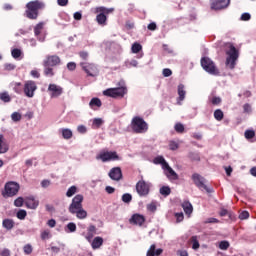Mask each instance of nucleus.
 Wrapping results in <instances>:
<instances>
[{
  "label": "nucleus",
  "mask_w": 256,
  "mask_h": 256,
  "mask_svg": "<svg viewBox=\"0 0 256 256\" xmlns=\"http://www.w3.org/2000/svg\"><path fill=\"white\" fill-rule=\"evenodd\" d=\"M97 161H102V163H107L109 161H121V157L115 151H101L96 155Z\"/></svg>",
  "instance_id": "39448f33"
},
{
  "label": "nucleus",
  "mask_w": 256,
  "mask_h": 256,
  "mask_svg": "<svg viewBox=\"0 0 256 256\" xmlns=\"http://www.w3.org/2000/svg\"><path fill=\"white\" fill-rule=\"evenodd\" d=\"M251 19V14L249 13H243L241 15V21H249Z\"/></svg>",
  "instance_id": "0e129e2a"
},
{
  "label": "nucleus",
  "mask_w": 256,
  "mask_h": 256,
  "mask_svg": "<svg viewBox=\"0 0 256 256\" xmlns=\"http://www.w3.org/2000/svg\"><path fill=\"white\" fill-rule=\"evenodd\" d=\"M60 132L62 133L63 139H71V137H73V131H71V129L62 128Z\"/></svg>",
  "instance_id": "7c9ffc66"
},
{
  "label": "nucleus",
  "mask_w": 256,
  "mask_h": 256,
  "mask_svg": "<svg viewBox=\"0 0 256 256\" xmlns=\"http://www.w3.org/2000/svg\"><path fill=\"white\" fill-rule=\"evenodd\" d=\"M219 249H221V251H227L229 249V241H221L219 243Z\"/></svg>",
  "instance_id": "49530a36"
},
{
  "label": "nucleus",
  "mask_w": 256,
  "mask_h": 256,
  "mask_svg": "<svg viewBox=\"0 0 256 256\" xmlns=\"http://www.w3.org/2000/svg\"><path fill=\"white\" fill-rule=\"evenodd\" d=\"M26 207H28V209H36L39 207V200H36L33 197L27 198Z\"/></svg>",
  "instance_id": "393cba45"
},
{
  "label": "nucleus",
  "mask_w": 256,
  "mask_h": 256,
  "mask_svg": "<svg viewBox=\"0 0 256 256\" xmlns=\"http://www.w3.org/2000/svg\"><path fill=\"white\" fill-rule=\"evenodd\" d=\"M244 137L247 140L253 139V137H255V131L254 130H246L244 132Z\"/></svg>",
  "instance_id": "a18cd8bd"
},
{
  "label": "nucleus",
  "mask_w": 256,
  "mask_h": 256,
  "mask_svg": "<svg viewBox=\"0 0 256 256\" xmlns=\"http://www.w3.org/2000/svg\"><path fill=\"white\" fill-rule=\"evenodd\" d=\"M101 245H103V238L97 236L93 239V241L91 242V247L92 249H100Z\"/></svg>",
  "instance_id": "c85d7f7f"
},
{
  "label": "nucleus",
  "mask_w": 256,
  "mask_h": 256,
  "mask_svg": "<svg viewBox=\"0 0 256 256\" xmlns=\"http://www.w3.org/2000/svg\"><path fill=\"white\" fill-rule=\"evenodd\" d=\"M130 223L141 226L145 223V217L140 214H134L130 219Z\"/></svg>",
  "instance_id": "412c9836"
},
{
  "label": "nucleus",
  "mask_w": 256,
  "mask_h": 256,
  "mask_svg": "<svg viewBox=\"0 0 256 256\" xmlns=\"http://www.w3.org/2000/svg\"><path fill=\"white\" fill-rule=\"evenodd\" d=\"M239 219H241V220H243V219H249V212L243 211V212L239 215Z\"/></svg>",
  "instance_id": "69168bd1"
},
{
  "label": "nucleus",
  "mask_w": 256,
  "mask_h": 256,
  "mask_svg": "<svg viewBox=\"0 0 256 256\" xmlns=\"http://www.w3.org/2000/svg\"><path fill=\"white\" fill-rule=\"evenodd\" d=\"M146 209L151 213H155V211H157V202L152 201L151 203L147 204Z\"/></svg>",
  "instance_id": "c9c22d12"
},
{
  "label": "nucleus",
  "mask_w": 256,
  "mask_h": 256,
  "mask_svg": "<svg viewBox=\"0 0 256 256\" xmlns=\"http://www.w3.org/2000/svg\"><path fill=\"white\" fill-rule=\"evenodd\" d=\"M212 105H219L221 103L220 97H213L211 100Z\"/></svg>",
  "instance_id": "338daca9"
},
{
  "label": "nucleus",
  "mask_w": 256,
  "mask_h": 256,
  "mask_svg": "<svg viewBox=\"0 0 256 256\" xmlns=\"http://www.w3.org/2000/svg\"><path fill=\"white\" fill-rule=\"evenodd\" d=\"M17 219H20L21 221H23V219H25V217H27V211L25 210H19L16 214Z\"/></svg>",
  "instance_id": "09e8293b"
},
{
  "label": "nucleus",
  "mask_w": 256,
  "mask_h": 256,
  "mask_svg": "<svg viewBox=\"0 0 256 256\" xmlns=\"http://www.w3.org/2000/svg\"><path fill=\"white\" fill-rule=\"evenodd\" d=\"M149 189H151V183L140 180L136 184V191L140 197H147L149 195Z\"/></svg>",
  "instance_id": "1a4fd4ad"
},
{
  "label": "nucleus",
  "mask_w": 256,
  "mask_h": 256,
  "mask_svg": "<svg viewBox=\"0 0 256 256\" xmlns=\"http://www.w3.org/2000/svg\"><path fill=\"white\" fill-rule=\"evenodd\" d=\"M111 11H113V8H111L110 10H107V8L103 6L96 8V13H100L96 16V21L98 25H107V16L105 15V13H109Z\"/></svg>",
  "instance_id": "9b49d317"
},
{
  "label": "nucleus",
  "mask_w": 256,
  "mask_h": 256,
  "mask_svg": "<svg viewBox=\"0 0 256 256\" xmlns=\"http://www.w3.org/2000/svg\"><path fill=\"white\" fill-rule=\"evenodd\" d=\"M177 255H179V256H189V252H187V250H178Z\"/></svg>",
  "instance_id": "774afa93"
},
{
  "label": "nucleus",
  "mask_w": 256,
  "mask_h": 256,
  "mask_svg": "<svg viewBox=\"0 0 256 256\" xmlns=\"http://www.w3.org/2000/svg\"><path fill=\"white\" fill-rule=\"evenodd\" d=\"M122 201L123 203H131V201H133V196L129 193H125L122 195Z\"/></svg>",
  "instance_id": "37998d69"
},
{
  "label": "nucleus",
  "mask_w": 256,
  "mask_h": 256,
  "mask_svg": "<svg viewBox=\"0 0 256 256\" xmlns=\"http://www.w3.org/2000/svg\"><path fill=\"white\" fill-rule=\"evenodd\" d=\"M83 208V195L82 194H77L73 199L72 202L69 206V212L70 213H75L77 209Z\"/></svg>",
  "instance_id": "f8f14e48"
},
{
  "label": "nucleus",
  "mask_w": 256,
  "mask_h": 256,
  "mask_svg": "<svg viewBox=\"0 0 256 256\" xmlns=\"http://www.w3.org/2000/svg\"><path fill=\"white\" fill-rule=\"evenodd\" d=\"M155 249H156L155 244H152L149 250L147 251L146 256H155Z\"/></svg>",
  "instance_id": "864d4df0"
},
{
  "label": "nucleus",
  "mask_w": 256,
  "mask_h": 256,
  "mask_svg": "<svg viewBox=\"0 0 256 256\" xmlns=\"http://www.w3.org/2000/svg\"><path fill=\"white\" fill-rule=\"evenodd\" d=\"M178 105H181V101H185V95H187V91H185V85H178Z\"/></svg>",
  "instance_id": "4be33fe9"
},
{
  "label": "nucleus",
  "mask_w": 256,
  "mask_h": 256,
  "mask_svg": "<svg viewBox=\"0 0 256 256\" xmlns=\"http://www.w3.org/2000/svg\"><path fill=\"white\" fill-rule=\"evenodd\" d=\"M159 192L160 195H163L164 197H169V195H171V188L169 186H162Z\"/></svg>",
  "instance_id": "473e14b6"
},
{
  "label": "nucleus",
  "mask_w": 256,
  "mask_h": 256,
  "mask_svg": "<svg viewBox=\"0 0 256 256\" xmlns=\"http://www.w3.org/2000/svg\"><path fill=\"white\" fill-rule=\"evenodd\" d=\"M142 49L143 46H141V44L137 42L132 45V53H139V51H141Z\"/></svg>",
  "instance_id": "de8ad7c7"
},
{
  "label": "nucleus",
  "mask_w": 256,
  "mask_h": 256,
  "mask_svg": "<svg viewBox=\"0 0 256 256\" xmlns=\"http://www.w3.org/2000/svg\"><path fill=\"white\" fill-rule=\"evenodd\" d=\"M189 157L192 159V161L200 160L199 153H197V152H190Z\"/></svg>",
  "instance_id": "5fc2aeb1"
},
{
  "label": "nucleus",
  "mask_w": 256,
  "mask_h": 256,
  "mask_svg": "<svg viewBox=\"0 0 256 256\" xmlns=\"http://www.w3.org/2000/svg\"><path fill=\"white\" fill-rule=\"evenodd\" d=\"M174 129L177 133H183L185 131V126H183V124L181 123H177L175 126H174Z\"/></svg>",
  "instance_id": "3c124183"
},
{
  "label": "nucleus",
  "mask_w": 256,
  "mask_h": 256,
  "mask_svg": "<svg viewBox=\"0 0 256 256\" xmlns=\"http://www.w3.org/2000/svg\"><path fill=\"white\" fill-rule=\"evenodd\" d=\"M226 67L228 69H235L237 65V60L239 59V50L233 46V44L228 45V50H226Z\"/></svg>",
  "instance_id": "f257e3e1"
},
{
  "label": "nucleus",
  "mask_w": 256,
  "mask_h": 256,
  "mask_svg": "<svg viewBox=\"0 0 256 256\" xmlns=\"http://www.w3.org/2000/svg\"><path fill=\"white\" fill-rule=\"evenodd\" d=\"M108 175L112 181H121L123 179V172L120 167L112 168Z\"/></svg>",
  "instance_id": "f3484780"
},
{
  "label": "nucleus",
  "mask_w": 256,
  "mask_h": 256,
  "mask_svg": "<svg viewBox=\"0 0 256 256\" xmlns=\"http://www.w3.org/2000/svg\"><path fill=\"white\" fill-rule=\"evenodd\" d=\"M44 75L46 77H53L55 75V72H53V68H50V66H44Z\"/></svg>",
  "instance_id": "ea45409f"
},
{
  "label": "nucleus",
  "mask_w": 256,
  "mask_h": 256,
  "mask_svg": "<svg viewBox=\"0 0 256 256\" xmlns=\"http://www.w3.org/2000/svg\"><path fill=\"white\" fill-rule=\"evenodd\" d=\"M9 151V143L3 134H0V155H3Z\"/></svg>",
  "instance_id": "6ab92c4d"
},
{
  "label": "nucleus",
  "mask_w": 256,
  "mask_h": 256,
  "mask_svg": "<svg viewBox=\"0 0 256 256\" xmlns=\"http://www.w3.org/2000/svg\"><path fill=\"white\" fill-rule=\"evenodd\" d=\"M21 186L17 182L10 181L5 184L3 197H15L19 193Z\"/></svg>",
  "instance_id": "423d86ee"
},
{
  "label": "nucleus",
  "mask_w": 256,
  "mask_h": 256,
  "mask_svg": "<svg viewBox=\"0 0 256 256\" xmlns=\"http://www.w3.org/2000/svg\"><path fill=\"white\" fill-rule=\"evenodd\" d=\"M11 55L13 59H19V57L23 55V52L21 51V49L15 48L11 51Z\"/></svg>",
  "instance_id": "4c0bfd02"
},
{
  "label": "nucleus",
  "mask_w": 256,
  "mask_h": 256,
  "mask_svg": "<svg viewBox=\"0 0 256 256\" xmlns=\"http://www.w3.org/2000/svg\"><path fill=\"white\" fill-rule=\"evenodd\" d=\"M163 171L166 177H168V179H172L173 181H176V179H179L177 172H175V170H173V168H171L169 164L165 168H163Z\"/></svg>",
  "instance_id": "a211bd4d"
},
{
  "label": "nucleus",
  "mask_w": 256,
  "mask_h": 256,
  "mask_svg": "<svg viewBox=\"0 0 256 256\" xmlns=\"http://www.w3.org/2000/svg\"><path fill=\"white\" fill-rule=\"evenodd\" d=\"M77 193V186H71L66 192V197H73Z\"/></svg>",
  "instance_id": "a19ab883"
},
{
  "label": "nucleus",
  "mask_w": 256,
  "mask_h": 256,
  "mask_svg": "<svg viewBox=\"0 0 256 256\" xmlns=\"http://www.w3.org/2000/svg\"><path fill=\"white\" fill-rule=\"evenodd\" d=\"M41 240L46 241V239H51V231L43 230L40 234Z\"/></svg>",
  "instance_id": "58836bf2"
},
{
  "label": "nucleus",
  "mask_w": 256,
  "mask_h": 256,
  "mask_svg": "<svg viewBox=\"0 0 256 256\" xmlns=\"http://www.w3.org/2000/svg\"><path fill=\"white\" fill-rule=\"evenodd\" d=\"M25 255H31L33 253V246L31 244H26L23 247Z\"/></svg>",
  "instance_id": "c03bdc74"
},
{
  "label": "nucleus",
  "mask_w": 256,
  "mask_h": 256,
  "mask_svg": "<svg viewBox=\"0 0 256 256\" xmlns=\"http://www.w3.org/2000/svg\"><path fill=\"white\" fill-rule=\"evenodd\" d=\"M77 131L78 133H81L82 135L87 133V127H85V125H79L77 127Z\"/></svg>",
  "instance_id": "13d9d810"
},
{
  "label": "nucleus",
  "mask_w": 256,
  "mask_h": 256,
  "mask_svg": "<svg viewBox=\"0 0 256 256\" xmlns=\"http://www.w3.org/2000/svg\"><path fill=\"white\" fill-rule=\"evenodd\" d=\"M201 66L203 67L204 71H206V73H209L210 75H219V70L215 66V63H213L210 58H202Z\"/></svg>",
  "instance_id": "0eeeda50"
},
{
  "label": "nucleus",
  "mask_w": 256,
  "mask_h": 256,
  "mask_svg": "<svg viewBox=\"0 0 256 256\" xmlns=\"http://www.w3.org/2000/svg\"><path fill=\"white\" fill-rule=\"evenodd\" d=\"M2 227L6 229V231H11V229L15 227V221H13V219L6 218L2 221Z\"/></svg>",
  "instance_id": "b1692460"
},
{
  "label": "nucleus",
  "mask_w": 256,
  "mask_h": 256,
  "mask_svg": "<svg viewBox=\"0 0 256 256\" xmlns=\"http://www.w3.org/2000/svg\"><path fill=\"white\" fill-rule=\"evenodd\" d=\"M11 119H12V121H14V123H18V121H21V119H22L21 113H19V112L12 113Z\"/></svg>",
  "instance_id": "79ce46f5"
},
{
  "label": "nucleus",
  "mask_w": 256,
  "mask_h": 256,
  "mask_svg": "<svg viewBox=\"0 0 256 256\" xmlns=\"http://www.w3.org/2000/svg\"><path fill=\"white\" fill-rule=\"evenodd\" d=\"M103 103L101 102V99L99 98H92L89 102V107L91 109H95V107H101Z\"/></svg>",
  "instance_id": "c756f323"
},
{
  "label": "nucleus",
  "mask_w": 256,
  "mask_h": 256,
  "mask_svg": "<svg viewBox=\"0 0 256 256\" xmlns=\"http://www.w3.org/2000/svg\"><path fill=\"white\" fill-rule=\"evenodd\" d=\"M0 100L4 103H10L11 102V96H9V93L2 92L0 93Z\"/></svg>",
  "instance_id": "f704fd0d"
},
{
  "label": "nucleus",
  "mask_w": 256,
  "mask_h": 256,
  "mask_svg": "<svg viewBox=\"0 0 256 256\" xmlns=\"http://www.w3.org/2000/svg\"><path fill=\"white\" fill-rule=\"evenodd\" d=\"M153 163H155V165H161L162 169H165V167L169 165L163 156L154 158Z\"/></svg>",
  "instance_id": "cd10ccee"
},
{
  "label": "nucleus",
  "mask_w": 256,
  "mask_h": 256,
  "mask_svg": "<svg viewBox=\"0 0 256 256\" xmlns=\"http://www.w3.org/2000/svg\"><path fill=\"white\" fill-rule=\"evenodd\" d=\"M23 197H18L15 201H14V205L15 207H23Z\"/></svg>",
  "instance_id": "6e6d98bb"
},
{
  "label": "nucleus",
  "mask_w": 256,
  "mask_h": 256,
  "mask_svg": "<svg viewBox=\"0 0 256 256\" xmlns=\"http://www.w3.org/2000/svg\"><path fill=\"white\" fill-rule=\"evenodd\" d=\"M243 111H244V113H251V111H252L251 104H249V103L244 104Z\"/></svg>",
  "instance_id": "052dcab7"
},
{
  "label": "nucleus",
  "mask_w": 256,
  "mask_h": 256,
  "mask_svg": "<svg viewBox=\"0 0 256 256\" xmlns=\"http://www.w3.org/2000/svg\"><path fill=\"white\" fill-rule=\"evenodd\" d=\"M162 75L163 77H171V75H173V71H171L169 68H165L162 71Z\"/></svg>",
  "instance_id": "4d7b16f0"
},
{
  "label": "nucleus",
  "mask_w": 256,
  "mask_h": 256,
  "mask_svg": "<svg viewBox=\"0 0 256 256\" xmlns=\"http://www.w3.org/2000/svg\"><path fill=\"white\" fill-rule=\"evenodd\" d=\"M191 243H192V249H194V251H197V249L201 247V245L199 244V240H197V236L191 237Z\"/></svg>",
  "instance_id": "72a5a7b5"
},
{
  "label": "nucleus",
  "mask_w": 256,
  "mask_h": 256,
  "mask_svg": "<svg viewBox=\"0 0 256 256\" xmlns=\"http://www.w3.org/2000/svg\"><path fill=\"white\" fill-rule=\"evenodd\" d=\"M223 117H224V114L221 109L215 110L214 119H216V121H223Z\"/></svg>",
  "instance_id": "e433bc0d"
},
{
  "label": "nucleus",
  "mask_w": 256,
  "mask_h": 256,
  "mask_svg": "<svg viewBox=\"0 0 256 256\" xmlns=\"http://www.w3.org/2000/svg\"><path fill=\"white\" fill-rule=\"evenodd\" d=\"M102 125H103V119L95 118L93 120V127H96L97 129H99V127H101Z\"/></svg>",
  "instance_id": "8fccbe9b"
},
{
  "label": "nucleus",
  "mask_w": 256,
  "mask_h": 256,
  "mask_svg": "<svg viewBox=\"0 0 256 256\" xmlns=\"http://www.w3.org/2000/svg\"><path fill=\"white\" fill-rule=\"evenodd\" d=\"M35 91H37V83L33 80H28L24 84V95L29 99L35 97Z\"/></svg>",
  "instance_id": "9d476101"
},
{
  "label": "nucleus",
  "mask_w": 256,
  "mask_h": 256,
  "mask_svg": "<svg viewBox=\"0 0 256 256\" xmlns=\"http://www.w3.org/2000/svg\"><path fill=\"white\" fill-rule=\"evenodd\" d=\"M131 127L134 133H147L149 130V125L147 122H145V120L139 116L132 119Z\"/></svg>",
  "instance_id": "20e7f679"
},
{
  "label": "nucleus",
  "mask_w": 256,
  "mask_h": 256,
  "mask_svg": "<svg viewBox=\"0 0 256 256\" xmlns=\"http://www.w3.org/2000/svg\"><path fill=\"white\" fill-rule=\"evenodd\" d=\"M231 0H210L211 9L214 11H221V9H227Z\"/></svg>",
  "instance_id": "4468645a"
},
{
  "label": "nucleus",
  "mask_w": 256,
  "mask_h": 256,
  "mask_svg": "<svg viewBox=\"0 0 256 256\" xmlns=\"http://www.w3.org/2000/svg\"><path fill=\"white\" fill-rule=\"evenodd\" d=\"M70 213L76 215L77 219H87V211L83 208L76 209L75 212Z\"/></svg>",
  "instance_id": "a878e982"
},
{
  "label": "nucleus",
  "mask_w": 256,
  "mask_h": 256,
  "mask_svg": "<svg viewBox=\"0 0 256 256\" xmlns=\"http://www.w3.org/2000/svg\"><path fill=\"white\" fill-rule=\"evenodd\" d=\"M48 93L51 99H57V97H61V95H63V87L57 84H49Z\"/></svg>",
  "instance_id": "2eb2a0df"
},
{
  "label": "nucleus",
  "mask_w": 256,
  "mask_h": 256,
  "mask_svg": "<svg viewBox=\"0 0 256 256\" xmlns=\"http://www.w3.org/2000/svg\"><path fill=\"white\" fill-rule=\"evenodd\" d=\"M103 95L105 97H112L113 99H117V97H125L127 95V86H125V82H119V87L116 88H108L103 91Z\"/></svg>",
  "instance_id": "f03ea898"
},
{
  "label": "nucleus",
  "mask_w": 256,
  "mask_h": 256,
  "mask_svg": "<svg viewBox=\"0 0 256 256\" xmlns=\"http://www.w3.org/2000/svg\"><path fill=\"white\" fill-rule=\"evenodd\" d=\"M41 31H43V22L38 23L35 27H34V35L35 37H37L38 41H41V43H43V41H45V36H39L41 35Z\"/></svg>",
  "instance_id": "aec40b11"
},
{
  "label": "nucleus",
  "mask_w": 256,
  "mask_h": 256,
  "mask_svg": "<svg viewBox=\"0 0 256 256\" xmlns=\"http://www.w3.org/2000/svg\"><path fill=\"white\" fill-rule=\"evenodd\" d=\"M175 217H176L177 223H181V221H183V219L185 218L182 212L176 213Z\"/></svg>",
  "instance_id": "e2e57ef3"
},
{
  "label": "nucleus",
  "mask_w": 256,
  "mask_h": 256,
  "mask_svg": "<svg viewBox=\"0 0 256 256\" xmlns=\"http://www.w3.org/2000/svg\"><path fill=\"white\" fill-rule=\"evenodd\" d=\"M43 7V3L39 1H31L26 5V17L28 19H37L39 17V9Z\"/></svg>",
  "instance_id": "7ed1b4c3"
},
{
  "label": "nucleus",
  "mask_w": 256,
  "mask_h": 256,
  "mask_svg": "<svg viewBox=\"0 0 256 256\" xmlns=\"http://www.w3.org/2000/svg\"><path fill=\"white\" fill-rule=\"evenodd\" d=\"M95 233H97V228L95 227V225H90L88 227V232L85 236V239H87V241L89 243H91V240L93 239V237L95 236Z\"/></svg>",
  "instance_id": "5701e85b"
},
{
  "label": "nucleus",
  "mask_w": 256,
  "mask_h": 256,
  "mask_svg": "<svg viewBox=\"0 0 256 256\" xmlns=\"http://www.w3.org/2000/svg\"><path fill=\"white\" fill-rule=\"evenodd\" d=\"M169 149L171 151H177V149H179V144L177 142H175V141H170Z\"/></svg>",
  "instance_id": "603ef678"
},
{
  "label": "nucleus",
  "mask_w": 256,
  "mask_h": 256,
  "mask_svg": "<svg viewBox=\"0 0 256 256\" xmlns=\"http://www.w3.org/2000/svg\"><path fill=\"white\" fill-rule=\"evenodd\" d=\"M0 256H11V250L4 248L0 251Z\"/></svg>",
  "instance_id": "680f3d73"
},
{
  "label": "nucleus",
  "mask_w": 256,
  "mask_h": 256,
  "mask_svg": "<svg viewBox=\"0 0 256 256\" xmlns=\"http://www.w3.org/2000/svg\"><path fill=\"white\" fill-rule=\"evenodd\" d=\"M44 67H57V65H61V58L57 55L47 56L43 61Z\"/></svg>",
  "instance_id": "dca6fc26"
},
{
  "label": "nucleus",
  "mask_w": 256,
  "mask_h": 256,
  "mask_svg": "<svg viewBox=\"0 0 256 256\" xmlns=\"http://www.w3.org/2000/svg\"><path fill=\"white\" fill-rule=\"evenodd\" d=\"M80 66L82 67L83 71L88 75V77H97L99 75V67L93 63L89 62H81Z\"/></svg>",
  "instance_id": "6e6552de"
},
{
  "label": "nucleus",
  "mask_w": 256,
  "mask_h": 256,
  "mask_svg": "<svg viewBox=\"0 0 256 256\" xmlns=\"http://www.w3.org/2000/svg\"><path fill=\"white\" fill-rule=\"evenodd\" d=\"M67 69L69 71H75V69H77V64H75V62H69L67 64Z\"/></svg>",
  "instance_id": "bf43d9fd"
},
{
  "label": "nucleus",
  "mask_w": 256,
  "mask_h": 256,
  "mask_svg": "<svg viewBox=\"0 0 256 256\" xmlns=\"http://www.w3.org/2000/svg\"><path fill=\"white\" fill-rule=\"evenodd\" d=\"M192 180L199 189H204V191H207V193H211V191H212L211 188H209V187H207V185H205V178H203L201 175H199L197 173L193 174Z\"/></svg>",
  "instance_id": "ddd939ff"
},
{
  "label": "nucleus",
  "mask_w": 256,
  "mask_h": 256,
  "mask_svg": "<svg viewBox=\"0 0 256 256\" xmlns=\"http://www.w3.org/2000/svg\"><path fill=\"white\" fill-rule=\"evenodd\" d=\"M65 231L66 233H75V231H77V225L74 222H69L66 225Z\"/></svg>",
  "instance_id": "2f4dec72"
},
{
  "label": "nucleus",
  "mask_w": 256,
  "mask_h": 256,
  "mask_svg": "<svg viewBox=\"0 0 256 256\" xmlns=\"http://www.w3.org/2000/svg\"><path fill=\"white\" fill-rule=\"evenodd\" d=\"M182 209L186 215H191V213H193V205L189 201H184L182 203Z\"/></svg>",
  "instance_id": "bb28decb"
}]
</instances>
